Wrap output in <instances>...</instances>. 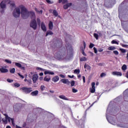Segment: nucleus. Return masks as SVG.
Wrapping results in <instances>:
<instances>
[{"label":"nucleus","mask_w":128,"mask_h":128,"mask_svg":"<svg viewBox=\"0 0 128 128\" xmlns=\"http://www.w3.org/2000/svg\"><path fill=\"white\" fill-rule=\"evenodd\" d=\"M48 28L49 30H52L54 28V24L52 23V22L50 21L48 24Z\"/></svg>","instance_id":"obj_15"},{"label":"nucleus","mask_w":128,"mask_h":128,"mask_svg":"<svg viewBox=\"0 0 128 128\" xmlns=\"http://www.w3.org/2000/svg\"><path fill=\"white\" fill-rule=\"evenodd\" d=\"M122 70H126V65L124 64L122 67Z\"/></svg>","instance_id":"obj_30"},{"label":"nucleus","mask_w":128,"mask_h":128,"mask_svg":"<svg viewBox=\"0 0 128 128\" xmlns=\"http://www.w3.org/2000/svg\"><path fill=\"white\" fill-rule=\"evenodd\" d=\"M126 58L127 60H128V52H127V54H126Z\"/></svg>","instance_id":"obj_62"},{"label":"nucleus","mask_w":128,"mask_h":128,"mask_svg":"<svg viewBox=\"0 0 128 128\" xmlns=\"http://www.w3.org/2000/svg\"><path fill=\"white\" fill-rule=\"evenodd\" d=\"M113 52L116 54V56H118V50H114Z\"/></svg>","instance_id":"obj_48"},{"label":"nucleus","mask_w":128,"mask_h":128,"mask_svg":"<svg viewBox=\"0 0 128 128\" xmlns=\"http://www.w3.org/2000/svg\"><path fill=\"white\" fill-rule=\"evenodd\" d=\"M98 66H104V63H99L98 64Z\"/></svg>","instance_id":"obj_57"},{"label":"nucleus","mask_w":128,"mask_h":128,"mask_svg":"<svg viewBox=\"0 0 128 128\" xmlns=\"http://www.w3.org/2000/svg\"><path fill=\"white\" fill-rule=\"evenodd\" d=\"M84 68H86L88 70H90V68H92V67H90V65L87 64H85L84 66Z\"/></svg>","instance_id":"obj_19"},{"label":"nucleus","mask_w":128,"mask_h":128,"mask_svg":"<svg viewBox=\"0 0 128 128\" xmlns=\"http://www.w3.org/2000/svg\"><path fill=\"white\" fill-rule=\"evenodd\" d=\"M5 62L7 64H12V61H10V60H6Z\"/></svg>","instance_id":"obj_41"},{"label":"nucleus","mask_w":128,"mask_h":128,"mask_svg":"<svg viewBox=\"0 0 128 128\" xmlns=\"http://www.w3.org/2000/svg\"><path fill=\"white\" fill-rule=\"evenodd\" d=\"M50 76H46L44 78V82H50Z\"/></svg>","instance_id":"obj_16"},{"label":"nucleus","mask_w":128,"mask_h":128,"mask_svg":"<svg viewBox=\"0 0 128 128\" xmlns=\"http://www.w3.org/2000/svg\"><path fill=\"white\" fill-rule=\"evenodd\" d=\"M10 74H14L16 72V68H12L10 70Z\"/></svg>","instance_id":"obj_28"},{"label":"nucleus","mask_w":128,"mask_h":128,"mask_svg":"<svg viewBox=\"0 0 128 128\" xmlns=\"http://www.w3.org/2000/svg\"><path fill=\"white\" fill-rule=\"evenodd\" d=\"M38 24L39 26H40V18H37Z\"/></svg>","instance_id":"obj_34"},{"label":"nucleus","mask_w":128,"mask_h":128,"mask_svg":"<svg viewBox=\"0 0 128 128\" xmlns=\"http://www.w3.org/2000/svg\"><path fill=\"white\" fill-rule=\"evenodd\" d=\"M112 74L113 76H122V74L118 72H113Z\"/></svg>","instance_id":"obj_10"},{"label":"nucleus","mask_w":128,"mask_h":128,"mask_svg":"<svg viewBox=\"0 0 128 128\" xmlns=\"http://www.w3.org/2000/svg\"><path fill=\"white\" fill-rule=\"evenodd\" d=\"M52 34H54V32H52V30H48L46 33V36H52Z\"/></svg>","instance_id":"obj_20"},{"label":"nucleus","mask_w":128,"mask_h":128,"mask_svg":"<svg viewBox=\"0 0 128 128\" xmlns=\"http://www.w3.org/2000/svg\"><path fill=\"white\" fill-rule=\"evenodd\" d=\"M39 76H44V73L43 72L40 73Z\"/></svg>","instance_id":"obj_59"},{"label":"nucleus","mask_w":128,"mask_h":128,"mask_svg":"<svg viewBox=\"0 0 128 128\" xmlns=\"http://www.w3.org/2000/svg\"><path fill=\"white\" fill-rule=\"evenodd\" d=\"M98 52H104V49H102V48H100L98 49Z\"/></svg>","instance_id":"obj_49"},{"label":"nucleus","mask_w":128,"mask_h":128,"mask_svg":"<svg viewBox=\"0 0 128 128\" xmlns=\"http://www.w3.org/2000/svg\"><path fill=\"white\" fill-rule=\"evenodd\" d=\"M26 122H24L22 125L23 128H26Z\"/></svg>","instance_id":"obj_56"},{"label":"nucleus","mask_w":128,"mask_h":128,"mask_svg":"<svg viewBox=\"0 0 128 128\" xmlns=\"http://www.w3.org/2000/svg\"><path fill=\"white\" fill-rule=\"evenodd\" d=\"M74 84H76L74 80H72L70 82V86H74Z\"/></svg>","instance_id":"obj_35"},{"label":"nucleus","mask_w":128,"mask_h":128,"mask_svg":"<svg viewBox=\"0 0 128 128\" xmlns=\"http://www.w3.org/2000/svg\"><path fill=\"white\" fill-rule=\"evenodd\" d=\"M66 4H67L68 8H70V6H72V3L70 2V3Z\"/></svg>","instance_id":"obj_45"},{"label":"nucleus","mask_w":128,"mask_h":128,"mask_svg":"<svg viewBox=\"0 0 128 128\" xmlns=\"http://www.w3.org/2000/svg\"><path fill=\"white\" fill-rule=\"evenodd\" d=\"M41 28L42 30L44 32H46V24H44V22H42L41 23Z\"/></svg>","instance_id":"obj_11"},{"label":"nucleus","mask_w":128,"mask_h":128,"mask_svg":"<svg viewBox=\"0 0 128 128\" xmlns=\"http://www.w3.org/2000/svg\"><path fill=\"white\" fill-rule=\"evenodd\" d=\"M39 80H44V78H42V77H40Z\"/></svg>","instance_id":"obj_61"},{"label":"nucleus","mask_w":128,"mask_h":128,"mask_svg":"<svg viewBox=\"0 0 128 128\" xmlns=\"http://www.w3.org/2000/svg\"><path fill=\"white\" fill-rule=\"evenodd\" d=\"M4 116H5L6 120H8V122H10V120H12L6 114H4Z\"/></svg>","instance_id":"obj_21"},{"label":"nucleus","mask_w":128,"mask_h":128,"mask_svg":"<svg viewBox=\"0 0 128 128\" xmlns=\"http://www.w3.org/2000/svg\"><path fill=\"white\" fill-rule=\"evenodd\" d=\"M94 46V44H92V43H90V46H89V48H92Z\"/></svg>","instance_id":"obj_37"},{"label":"nucleus","mask_w":128,"mask_h":128,"mask_svg":"<svg viewBox=\"0 0 128 128\" xmlns=\"http://www.w3.org/2000/svg\"><path fill=\"white\" fill-rule=\"evenodd\" d=\"M72 92H74V93L78 92V90H76L74 88H72Z\"/></svg>","instance_id":"obj_42"},{"label":"nucleus","mask_w":128,"mask_h":128,"mask_svg":"<svg viewBox=\"0 0 128 128\" xmlns=\"http://www.w3.org/2000/svg\"><path fill=\"white\" fill-rule=\"evenodd\" d=\"M44 74H51L52 76H54V72L46 70L44 71Z\"/></svg>","instance_id":"obj_17"},{"label":"nucleus","mask_w":128,"mask_h":128,"mask_svg":"<svg viewBox=\"0 0 128 128\" xmlns=\"http://www.w3.org/2000/svg\"><path fill=\"white\" fill-rule=\"evenodd\" d=\"M106 76V74L104 72H102L100 75V78H104V76Z\"/></svg>","instance_id":"obj_36"},{"label":"nucleus","mask_w":128,"mask_h":128,"mask_svg":"<svg viewBox=\"0 0 128 128\" xmlns=\"http://www.w3.org/2000/svg\"><path fill=\"white\" fill-rule=\"evenodd\" d=\"M80 72V69H76L74 70V74H78Z\"/></svg>","instance_id":"obj_25"},{"label":"nucleus","mask_w":128,"mask_h":128,"mask_svg":"<svg viewBox=\"0 0 128 128\" xmlns=\"http://www.w3.org/2000/svg\"><path fill=\"white\" fill-rule=\"evenodd\" d=\"M94 54H98V50L96 47L94 48Z\"/></svg>","instance_id":"obj_47"},{"label":"nucleus","mask_w":128,"mask_h":128,"mask_svg":"<svg viewBox=\"0 0 128 128\" xmlns=\"http://www.w3.org/2000/svg\"><path fill=\"white\" fill-rule=\"evenodd\" d=\"M20 90H22V92H24V94H30V92H32V88L24 86L20 88Z\"/></svg>","instance_id":"obj_3"},{"label":"nucleus","mask_w":128,"mask_h":128,"mask_svg":"<svg viewBox=\"0 0 128 128\" xmlns=\"http://www.w3.org/2000/svg\"><path fill=\"white\" fill-rule=\"evenodd\" d=\"M52 14L54 16H58V12L56 10H53Z\"/></svg>","instance_id":"obj_22"},{"label":"nucleus","mask_w":128,"mask_h":128,"mask_svg":"<svg viewBox=\"0 0 128 128\" xmlns=\"http://www.w3.org/2000/svg\"><path fill=\"white\" fill-rule=\"evenodd\" d=\"M61 82L63 84H70V82L68 80V79H62Z\"/></svg>","instance_id":"obj_12"},{"label":"nucleus","mask_w":128,"mask_h":128,"mask_svg":"<svg viewBox=\"0 0 128 128\" xmlns=\"http://www.w3.org/2000/svg\"><path fill=\"white\" fill-rule=\"evenodd\" d=\"M116 47L114 46H110L108 48V50H116Z\"/></svg>","instance_id":"obj_24"},{"label":"nucleus","mask_w":128,"mask_h":128,"mask_svg":"<svg viewBox=\"0 0 128 128\" xmlns=\"http://www.w3.org/2000/svg\"><path fill=\"white\" fill-rule=\"evenodd\" d=\"M44 88H46V86H44L42 85L40 86L41 92H44Z\"/></svg>","instance_id":"obj_33"},{"label":"nucleus","mask_w":128,"mask_h":128,"mask_svg":"<svg viewBox=\"0 0 128 128\" xmlns=\"http://www.w3.org/2000/svg\"><path fill=\"white\" fill-rule=\"evenodd\" d=\"M46 2H48V4H53L54 2H52L50 0H46Z\"/></svg>","instance_id":"obj_51"},{"label":"nucleus","mask_w":128,"mask_h":128,"mask_svg":"<svg viewBox=\"0 0 128 128\" xmlns=\"http://www.w3.org/2000/svg\"><path fill=\"white\" fill-rule=\"evenodd\" d=\"M18 75L19 76H20V78H24V76L18 73Z\"/></svg>","instance_id":"obj_50"},{"label":"nucleus","mask_w":128,"mask_h":128,"mask_svg":"<svg viewBox=\"0 0 128 128\" xmlns=\"http://www.w3.org/2000/svg\"><path fill=\"white\" fill-rule=\"evenodd\" d=\"M83 44H84V48H86V42L84 41L83 42Z\"/></svg>","instance_id":"obj_55"},{"label":"nucleus","mask_w":128,"mask_h":128,"mask_svg":"<svg viewBox=\"0 0 128 128\" xmlns=\"http://www.w3.org/2000/svg\"><path fill=\"white\" fill-rule=\"evenodd\" d=\"M30 94L32 96H38V90H36L32 92Z\"/></svg>","instance_id":"obj_13"},{"label":"nucleus","mask_w":128,"mask_h":128,"mask_svg":"<svg viewBox=\"0 0 128 128\" xmlns=\"http://www.w3.org/2000/svg\"><path fill=\"white\" fill-rule=\"evenodd\" d=\"M60 78H66V76L64 74H61L60 75Z\"/></svg>","instance_id":"obj_53"},{"label":"nucleus","mask_w":128,"mask_h":128,"mask_svg":"<svg viewBox=\"0 0 128 128\" xmlns=\"http://www.w3.org/2000/svg\"><path fill=\"white\" fill-rule=\"evenodd\" d=\"M21 14L24 20H26L30 16V12H28L26 7L22 6L21 7Z\"/></svg>","instance_id":"obj_1"},{"label":"nucleus","mask_w":128,"mask_h":128,"mask_svg":"<svg viewBox=\"0 0 128 128\" xmlns=\"http://www.w3.org/2000/svg\"><path fill=\"white\" fill-rule=\"evenodd\" d=\"M63 8H64V10H68V6L66 4H64L63 6Z\"/></svg>","instance_id":"obj_38"},{"label":"nucleus","mask_w":128,"mask_h":128,"mask_svg":"<svg viewBox=\"0 0 128 128\" xmlns=\"http://www.w3.org/2000/svg\"><path fill=\"white\" fill-rule=\"evenodd\" d=\"M80 62H86V58L84 56L80 58Z\"/></svg>","instance_id":"obj_26"},{"label":"nucleus","mask_w":128,"mask_h":128,"mask_svg":"<svg viewBox=\"0 0 128 128\" xmlns=\"http://www.w3.org/2000/svg\"><path fill=\"white\" fill-rule=\"evenodd\" d=\"M94 36L96 38V40H98V34L96 33L94 34Z\"/></svg>","instance_id":"obj_31"},{"label":"nucleus","mask_w":128,"mask_h":128,"mask_svg":"<svg viewBox=\"0 0 128 128\" xmlns=\"http://www.w3.org/2000/svg\"><path fill=\"white\" fill-rule=\"evenodd\" d=\"M83 82H86V77L84 76H82Z\"/></svg>","instance_id":"obj_54"},{"label":"nucleus","mask_w":128,"mask_h":128,"mask_svg":"<svg viewBox=\"0 0 128 128\" xmlns=\"http://www.w3.org/2000/svg\"><path fill=\"white\" fill-rule=\"evenodd\" d=\"M14 86H15V88H20V84L18 83H15L14 84Z\"/></svg>","instance_id":"obj_32"},{"label":"nucleus","mask_w":128,"mask_h":128,"mask_svg":"<svg viewBox=\"0 0 128 128\" xmlns=\"http://www.w3.org/2000/svg\"><path fill=\"white\" fill-rule=\"evenodd\" d=\"M82 54L85 56H86V53H84V51L82 52Z\"/></svg>","instance_id":"obj_58"},{"label":"nucleus","mask_w":128,"mask_h":128,"mask_svg":"<svg viewBox=\"0 0 128 128\" xmlns=\"http://www.w3.org/2000/svg\"><path fill=\"white\" fill-rule=\"evenodd\" d=\"M7 82H14V80H10V78H8L7 79Z\"/></svg>","instance_id":"obj_46"},{"label":"nucleus","mask_w":128,"mask_h":128,"mask_svg":"<svg viewBox=\"0 0 128 128\" xmlns=\"http://www.w3.org/2000/svg\"><path fill=\"white\" fill-rule=\"evenodd\" d=\"M12 14L14 18H20V8H16L14 10Z\"/></svg>","instance_id":"obj_4"},{"label":"nucleus","mask_w":128,"mask_h":128,"mask_svg":"<svg viewBox=\"0 0 128 128\" xmlns=\"http://www.w3.org/2000/svg\"><path fill=\"white\" fill-rule=\"evenodd\" d=\"M32 18H34V19H33L30 23V26L32 28H34V30H36V28H38V23L36 22V14H34V12H31Z\"/></svg>","instance_id":"obj_2"},{"label":"nucleus","mask_w":128,"mask_h":128,"mask_svg":"<svg viewBox=\"0 0 128 128\" xmlns=\"http://www.w3.org/2000/svg\"><path fill=\"white\" fill-rule=\"evenodd\" d=\"M122 46V48H128V44H121Z\"/></svg>","instance_id":"obj_43"},{"label":"nucleus","mask_w":128,"mask_h":128,"mask_svg":"<svg viewBox=\"0 0 128 128\" xmlns=\"http://www.w3.org/2000/svg\"><path fill=\"white\" fill-rule=\"evenodd\" d=\"M111 44H118V42L116 41V40H112L111 42Z\"/></svg>","instance_id":"obj_29"},{"label":"nucleus","mask_w":128,"mask_h":128,"mask_svg":"<svg viewBox=\"0 0 128 128\" xmlns=\"http://www.w3.org/2000/svg\"><path fill=\"white\" fill-rule=\"evenodd\" d=\"M0 72L2 74H6V72H8V70L3 66L0 68Z\"/></svg>","instance_id":"obj_9"},{"label":"nucleus","mask_w":128,"mask_h":128,"mask_svg":"<svg viewBox=\"0 0 128 128\" xmlns=\"http://www.w3.org/2000/svg\"><path fill=\"white\" fill-rule=\"evenodd\" d=\"M79 128H84V122H80L78 125Z\"/></svg>","instance_id":"obj_23"},{"label":"nucleus","mask_w":128,"mask_h":128,"mask_svg":"<svg viewBox=\"0 0 128 128\" xmlns=\"http://www.w3.org/2000/svg\"><path fill=\"white\" fill-rule=\"evenodd\" d=\"M36 12L38 14H42V10H38V8H35Z\"/></svg>","instance_id":"obj_27"},{"label":"nucleus","mask_w":128,"mask_h":128,"mask_svg":"<svg viewBox=\"0 0 128 128\" xmlns=\"http://www.w3.org/2000/svg\"><path fill=\"white\" fill-rule=\"evenodd\" d=\"M6 2L5 0H2V2H1L0 4V8H2V10H4V8H6Z\"/></svg>","instance_id":"obj_7"},{"label":"nucleus","mask_w":128,"mask_h":128,"mask_svg":"<svg viewBox=\"0 0 128 128\" xmlns=\"http://www.w3.org/2000/svg\"><path fill=\"white\" fill-rule=\"evenodd\" d=\"M6 128H12V127H10V126H6Z\"/></svg>","instance_id":"obj_64"},{"label":"nucleus","mask_w":128,"mask_h":128,"mask_svg":"<svg viewBox=\"0 0 128 128\" xmlns=\"http://www.w3.org/2000/svg\"><path fill=\"white\" fill-rule=\"evenodd\" d=\"M96 86V83L92 82V88H90V92H91V94H94L96 92V86Z\"/></svg>","instance_id":"obj_5"},{"label":"nucleus","mask_w":128,"mask_h":128,"mask_svg":"<svg viewBox=\"0 0 128 128\" xmlns=\"http://www.w3.org/2000/svg\"><path fill=\"white\" fill-rule=\"evenodd\" d=\"M2 122L5 124H8V120H6V119H2Z\"/></svg>","instance_id":"obj_40"},{"label":"nucleus","mask_w":128,"mask_h":128,"mask_svg":"<svg viewBox=\"0 0 128 128\" xmlns=\"http://www.w3.org/2000/svg\"><path fill=\"white\" fill-rule=\"evenodd\" d=\"M52 82H58L60 80V78L58 76H55L54 78H52Z\"/></svg>","instance_id":"obj_14"},{"label":"nucleus","mask_w":128,"mask_h":128,"mask_svg":"<svg viewBox=\"0 0 128 128\" xmlns=\"http://www.w3.org/2000/svg\"><path fill=\"white\" fill-rule=\"evenodd\" d=\"M121 52H122L123 54H124L126 50L125 49L121 48L120 49Z\"/></svg>","instance_id":"obj_44"},{"label":"nucleus","mask_w":128,"mask_h":128,"mask_svg":"<svg viewBox=\"0 0 128 128\" xmlns=\"http://www.w3.org/2000/svg\"><path fill=\"white\" fill-rule=\"evenodd\" d=\"M126 77L128 78V72L126 74Z\"/></svg>","instance_id":"obj_63"},{"label":"nucleus","mask_w":128,"mask_h":128,"mask_svg":"<svg viewBox=\"0 0 128 128\" xmlns=\"http://www.w3.org/2000/svg\"><path fill=\"white\" fill-rule=\"evenodd\" d=\"M15 66H17V68H20L22 70H26V68H24V66H22V64H20V63L16 62H15Z\"/></svg>","instance_id":"obj_6"},{"label":"nucleus","mask_w":128,"mask_h":128,"mask_svg":"<svg viewBox=\"0 0 128 128\" xmlns=\"http://www.w3.org/2000/svg\"><path fill=\"white\" fill-rule=\"evenodd\" d=\"M38 74H34L32 76V78L33 82L34 84H36V80H38Z\"/></svg>","instance_id":"obj_8"},{"label":"nucleus","mask_w":128,"mask_h":128,"mask_svg":"<svg viewBox=\"0 0 128 128\" xmlns=\"http://www.w3.org/2000/svg\"><path fill=\"white\" fill-rule=\"evenodd\" d=\"M68 78H74V76L72 75L71 76L70 75H68Z\"/></svg>","instance_id":"obj_52"},{"label":"nucleus","mask_w":128,"mask_h":128,"mask_svg":"<svg viewBox=\"0 0 128 128\" xmlns=\"http://www.w3.org/2000/svg\"><path fill=\"white\" fill-rule=\"evenodd\" d=\"M59 98L62 100H68V98L66 97V96H64V95H60L59 96Z\"/></svg>","instance_id":"obj_18"},{"label":"nucleus","mask_w":128,"mask_h":128,"mask_svg":"<svg viewBox=\"0 0 128 128\" xmlns=\"http://www.w3.org/2000/svg\"><path fill=\"white\" fill-rule=\"evenodd\" d=\"M36 70H41L42 72H44V69L40 67H37Z\"/></svg>","instance_id":"obj_39"},{"label":"nucleus","mask_w":128,"mask_h":128,"mask_svg":"<svg viewBox=\"0 0 128 128\" xmlns=\"http://www.w3.org/2000/svg\"><path fill=\"white\" fill-rule=\"evenodd\" d=\"M0 12L4 14V9H2V10H0Z\"/></svg>","instance_id":"obj_60"}]
</instances>
